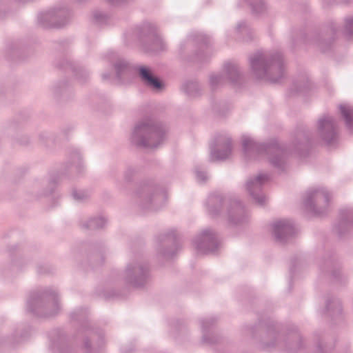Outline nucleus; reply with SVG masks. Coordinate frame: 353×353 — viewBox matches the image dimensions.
<instances>
[{
  "label": "nucleus",
  "instance_id": "obj_31",
  "mask_svg": "<svg viewBox=\"0 0 353 353\" xmlns=\"http://www.w3.org/2000/svg\"><path fill=\"white\" fill-rule=\"evenodd\" d=\"M342 312L341 301L337 298H328L326 300V306L324 313L330 316L340 314Z\"/></svg>",
  "mask_w": 353,
  "mask_h": 353
},
{
  "label": "nucleus",
  "instance_id": "obj_35",
  "mask_svg": "<svg viewBox=\"0 0 353 353\" xmlns=\"http://www.w3.org/2000/svg\"><path fill=\"white\" fill-rule=\"evenodd\" d=\"M182 89L185 93L190 97H194L201 94L200 85L196 81L185 83L183 85Z\"/></svg>",
  "mask_w": 353,
  "mask_h": 353
},
{
  "label": "nucleus",
  "instance_id": "obj_5",
  "mask_svg": "<svg viewBox=\"0 0 353 353\" xmlns=\"http://www.w3.org/2000/svg\"><path fill=\"white\" fill-rule=\"evenodd\" d=\"M61 309L59 294L54 287H46L30 293L26 310L38 317H50Z\"/></svg>",
  "mask_w": 353,
  "mask_h": 353
},
{
  "label": "nucleus",
  "instance_id": "obj_13",
  "mask_svg": "<svg viewBox=\"0 0 353 353\" xmlns=\"http://www.w3.org/2000/svg\"><path fill=\"white\" fill-rule=\"evenodd\" d=\"M181 248V244L174 230L161 233L155 238V250L159 256L170 259Z\"/></svg>",
  "mask_w": 353,
  "mask_h": 353
},
{
  "label": "nucleus",
  "instance_id": "obj_45",
  "mask_svg": "<svg viewBox=\"0 0 353 353\" xmlns=\"http://www.w3.org/2000/svg\"><path fill=\"white\" fill-rule=\"evenodd\" d=\"M349 0H323V6L330 7L339 3H347Z\"/></svg>",
  "mask_w": 353,
  "mask_h": 353
},
{
  "label": "nucleus",
  "instance_id": "obj_12",
  "mask_svg": "<svg viewBox=\"0 0 353 353\" xmlns=\"http://www.w3.org/2000/svg\"><path fill=\"white\" fill-rule=\"evenodd\" d=\"M341 30V26L335 22H331L326 31L312 32L310 34L301 33V39L305 45H312L323 52H327L332 48L335 35Z\"/></svg>",
  "mask_w": 353,
  "mask_h": 353
},
{
  "label": "nucleus",
  "instance_id": "obj_25",
  "mask_svg": "<svg viewBox=\"0 0 353 353\" xmlns=\"http://www.w3.org/2000/svg\"><path fill=\"white\" fill-rule=\"evenodd\" d=\"M335 228L340 236L346 230L353 228V208L343 209L340 211L339 221Z\"/></svg>",
  "mask_w": 353,
  "mask_h": 353
},
{
  "label": "nucleus",
  "instance_id": "obj_21",
  "mask_svg": "<svg viewBox=\"0 0 353 353\" xmlns=\"http://www.w3.org/2000/svg\"><path fill=\"white\" fill-rule=\"evenodd\" d=\"M32 330L29 325H19L12 333L3 336L0 341L1 345L15 347L26 341L32 336Z\"/></svg>",
  "mask_w": 353,
  "mask_h": 353
},
{
  "label": "nucleus",
  "instance_id": "obj_30",
  "mask_svg": "<svg viewBox=\"0 0 353 353\" xmlns=\"http://www.w3.org/2000/svg\"><path fill=\"white\" fill-rule=\"evenodd\" d=\"M339 108L346 128L350 132H353V106L348 104H341Z\"/></svg>",
  "mask_w": 353,
  "mask_h": 353
},
{
  "label": "nucleus",
  "instance_id": "obj_7",
  "mask_svg": "<svg viewBox=\"0 0 353 353\" xmlns=\"http://www.w3.org/2000/svg\"><path fill=\"white\" fill-rule=\"evenodd\" d=\"M103 59L114 65L117 77L119 81H121L123 77L130 75L132 70H135L139 72L141 81L147 87L159 91L164 86L163 82L152 74L149 68L140 65L132 66L128 61L120 58L112 51H108Z\"/></svg>",
  "mask_w": 353,
  "mask_h": 353
},
{
  "label": "nucleus",
  "instance_id": "obj_11",
  "mask_svg": "<svg viewBox=\"0 0 353 353\" xmlns=\"http://www.w3.org/2000/svg\"><path fill=\"white\" fill-rule=\"evenodd\" d=\"M330 201L328 190L323 187L308 189L303 198L305 209L314 215H323L327 213Z\"/></svg>",
  "mask_w": 353,
  "mask_h": 353
},
{
  "label": "nucleus",
  "instance_id": "obj_8",
  "mask_svg": "<svg viewBox=\"0 0 353 353\" xmlns=\"http://www.w3.org/2000/svg\"><path fill=\"white\" fill-rule=\"evenodd\" d=\"M133 199L140 210L144 212H152L160 209L165 204L167 193L164 188L149 180L139 185Z\"/></svg>",
  "mask_w": 353,
  "mask_h": 353
},
{
  "label": "nucleus",
  "instance_id": "obj_20",
  "mask_svg": "<svg viewBox=\"0 0 353 353\" xmlns=\"http://www.w3.org/2000/svg\"><path fill=\"white\" fill-rule=\"evenodd\" d=\"M272 234L280 243H286L296 233L294 221L290 219H281L272 223Z\"/></svg>",
  "mask_w": 353,
  "mask_h": 353
},
{
  "label": "nucleus",
  "instance_id": "obj_18",
  "mask_svg": "<svg viewBox=\"0 0 353 353\" xmlns=\"http://www.w3.org/2000/svg\"><path fill=\"white\" fill-rule=\"evenodd\" d=\"M48 348L52 353H74L65 332L61 328H55L48 333Z\"/></svg>",
  "mask_w": 353,
  "mask_h": 353
},
{
  "label": "nucleus",
  "instance_id": "obj_37",
  "mask_svg": "<svg viewBox=\"0 0 353 353\" xmlns=\"http://www.w3.org/2000/svg\"><path fill=\"white\" fill-rule=\"evenodd\" d=\"M225 81V78L221 72L212 73L209 76V84L212 90H215L222 85Z\"/></svg>",
  "mask_w": 353,
  "mask_h": 353
},
{
  "label": "nucleus",
  "instance_id": "obj_40",
  "mask_svg": "<svg viewBox=\"0 0 353 353\" xmlns=\"http://www.w3.org/2000/svg\"><path fill=\"white\" fill-rule=\"evenodd\" d=\"M315 340L316 341V353H330L332 348V345H327L324 344L323 340L317 334H314Z\"/></svg>",
  "mask_w": 353,
  "mask_h": 353
},
{
  "label": "nucleus",
  "instance_id": "obj_48",
  "mask_svg": "<svg viewBox=\"0 0 353 353\" xmlns=\"http://www.w3.org/2000/svg\"><path fill=\"white\" fill-rule=\"evenodd\" d=\"M63 85V83H59L57 85L55 86V92H61V90L62 89V85Z\"/></svg>",
  "mask_w": 353,
  "mask_h": 353
},
{
  "label": "nucleus",
  "instance_id": "obj_50",
  "mask_svg": "<svg viewBox=\"0 0 353 353\" xmlns=\"http://www.w3.org/2000/svg\"><path fill=\"white\" fill-rule=\"evenodd\" d=\"M10 50H11L13 53L17 54L18 53V49L17 48H10Z\"/></svg>",
  "mask_w": 353,
  "mask_h": 353
},
{
  "label": "nucleus",
  "instance_id": "obj_1",
  "mask_svg": "<svg viewBox=\"0 0 353 353\" xmlns=\"http://www.w3.org/2000/svg\"><path fill=\"white\" fill-rule=\"evenodd\" d=\"M309 132L299 131L292 150L281 146L276 141L260 143L248 136H243L242 147L245 157L248 160L260 159L267 156L270 163L278 170L284 171L287 166V159L290 152H294L300 157H305L310 148Z\"/></svg>",
  "mask_w": 353,
  "mask_h": 353
},
{
  "label": "nucleus",
  "instance_id": "obj_19",
  "mask_svg": "<svg viewBox=\"0 0 353 353\" xmlns=\"http://www.w3.org/2000/svg\"><path fill=\"white\" fill-rule=\"evenodd\" d=\"M270 180L268 174L261 173L254 178H250L246 183V190L250 196L258 205L263 206L266 197L262 192V188Z\"/></svg>",
  "mask_w": 353,
  "mask_h": 353
},
{
  "label": "nucleus",
  "instance_id": "obj_15",
  "mask_svg": "<svg viewBox=\"0 0 353 353\" xmlns=\"http://www.w3.org/2000/svg\"><path fill=\"white\" fill-rule=\"evenodd\" d=\"M192 242L198 253L205 254L216 253L221 245L216 232L210 228L201 231Z\"/></svg>",
  "mask_w": 353,
  "mask_h": 353
},
{
  "label": "nucleus",
  "instance_id": "obj_39",
  "mask_svg": "<svg viewBox=\"0 0 353 353\" xmlns=\"http://www.w3.org/2000/svg\"><path fill=\"white\" fill-rule=\"evenodd\" d=\"M336 266V263L335 260L332 258H329L328 259H326L324 262V265L322 266L321 268L322 270H327L328 269V271H331V275L334 279H337L338 275H339V271L337 270H335Z\"/></svg>",
  "mask_w": 353,
  "mask_h": 353
},
{
  "label": "nucleus",
  "instance_id": "obj_46",
  "mask_svg": "<svg viewBox=\"0 0 353 353\" xmlns=\"http://www.w3.org/2000/svg\"><path fill=\"white\" fill-rule=\"evenodd\" d=\"M6 11V4L3 1L0 0V17H1Z\"/></svg>",
  "mask_w": 353,
  "mask_h": 353
},
{
  "label": "nucleus",
  "instance_id": "obj_17",
  "mask_svg": "<svg viewBox=\"0 0 353 353\" xmlns=\"http://www.w3.org/2000/svg\"><path fill=\"white\" fill-rule=\"evenodd\" d=\"M211 161H223L228 159L232 153V140L227 134H219L210 144Z\"/></svg>",
  "mask_w": 353,
  "mask_h": 353
},
{
  "label": "nucleus",
  "instance_id": "obj_24",
  "mask_svg": "<svg viewBox=\"0 0 353 353\" xmlns=\"http://www.w3.org/2000/svg\"><path fill=\"white\" fill-rule=\"evenodd\" d=\"M58 67L65 71H71L81 83L85 81L89 77V72L86 70L71 61L64 60L62 63L58 64Z\"/></svg>",
  "mask_w": 353,
  "mask_h": 353
},
{
  "label": "nucleus",
  "instance_id": "obj_54",
  "mask_svg": "<svg viewBox=\"0 0 353 353\" xmlns=\"http://www.w3.org/2000/svg\"><path fill=\"white\" fill-rule=\"evenodd\" d=\"M290 272H291V273H293V272H294V267H292L290 268Z\"/></svg>",
  "mask_w": 353,
  "mask_h": 353
},
{
  "label": "nucleus",
  "instance_id": "obj_42",
  "mask_svg": "<svg viewBox=\"0 0 353 353\" xmlns=\"http://www.w3.org/2000/svg\"><path fill=\"white\" fill-rule=\"evenodd\" d=\"M72 196L75 201L82 202L90 196V193L87 190H73Z\"/></svg>",
  "mask_w": 353,
  "mask_h": 353
},
{
  "label": "nucleus",
  "instance_id": "obj_34",
  "mask_svg": "<svg viewBox=\"0 0 353 353\" xmlns=\"http://www.w3.org/2000/svg\"><path fill=\"white\" fill-rule=\"evenodd\" d=\"M137 174V170L134 168H128L123 173V179L117 183V188L121 190H124L125 185L131 183Z\"/></svg>",
  "mask_w": 353,
  "mask_h": 353
},
{
  "label": "nucleus",
  "instance_id": "obj_4",
  "mask_svg": "<svg viewBox=\"0 0 353 353\" xmlns=\"http://www.w3.org/2000/svg\"><path fill=\"white\" fill-rule=\"evenodd\" d=\"M88 310L81 307L70 312V320L79 324L74 339H82L83 347L88 353H99L105 344L104 333L102 330L91 326L88 320Z\"/></svg>",
  "mask_w": 353,
  "mask_h": 353
},
{
  "label": "nucleus",
  "instance_id": "obj_41",
  "mask_svg": "<svg viewBox=\"0 0 353 353\" xmlns=\"http://www.w3.org/2000/svg\"><path fill=\"white\" fill-rule=\"evenodd\" d=\"M109 20V16L103 12L97 10L93 12V21L99 26L108 24Z\"/></svg>",
  "mask_w": 353,
  "mask_h": 353
},
{
  "label": "nucleus",
  "instance_id": "obj_14",
  "mask_svg": "<svg viewBox=\"0 0 353 353\" xmlns=\"http://www.w3.org/2000/svg\"><path fill=\"white\" fill-rule=\"evenodd\" d=\"M70 19V13L66 8H54L39 13L37 23L43 28H61Z\"/></svg>",
  "mask_w": 353,
  "mask_h": 353
},
{
  "label": "nucleus",
  "instance_id": "obj_2",
  "mask_svg": "<svg viewBox=\"0 0 353 353\" xmlns=\"http://www.w3.org/2000/svg\"><path fill=\"white\" fill-rule=\"evenodd\" d=\"M253 337L260 335L259 347L265 351L278 350L290 353L303 347V340L297 331L287 332L282 325L270 319L260 320L258 325L248 327Z\"/></svg>",
  "mask_w": 353,
  "mask_h": 353
},
{
  "label": "nucleus",
  "instance_id": "obj_32",
  "mask_svg": "<svg viewBox=\"0 0 353 353\" xmlns=\"http://www.w3.org/2000/svg\"><path fill=\"white\" fill-rule=\"evenodd\" d=\"M235 32L237 34L238 38L243 41H249L253 38V32L252 28L244 21L238 23Z\"/></svg>",
  "mask_w": 353,
  "mask_h": 353
},
{
  "label": "nucleus",
  "instance_id": "obj_29",
  "mask_svg": "<svg viewBox=\"0 0 353 353\" xmlns=\"http://www.w3.org/2000/svg\"><path fill=\"white\" fill-rule=\"evenodd\" d=\"M311 83L307 75L303 74L293 81L290 88L291 94H305L310 90Z\"/></svg>",
  "mask_w": 353,
  "mask_h": 353
},
{
  "label": "nucleus",
  "instance_id": "obj_6",
  "mask_svg": "<svg viewBox=\"0 0 353 353\" xmlns=\"http://www.w3.org/2000/svg\"><path fill=\"white\" fill-rule=\"evenodd\" d=\"M166 129L159 121L144 119L135 124L132 129V144L144 148H155L165 140Z\"/></svg>",
  "mask_w": 353,
  "mask_h": 353
},
{
  "label": "nucleus",
  "instance_id": "obj_33",
  "mask_svg": "<svg viewBox=\"0 0 353 353\" xmlns=\"http://www.w3.org/2000/svg\"><path fill=\"white\" fill-rule=\"evenodd\" d=\"M107 224V219L103 216L91 217L82 224V228L89 230L103 228Z\"/></svg>",
  "mask_w": 353,
  "mask_h": 353
},
{
  "label": "nucleus",
  "instance_id": "obj_53",
  "mask_svg": "<svg viewBox=\"0 0 353 353\" xmlns=\"http://www.w3.org/2000/svg\"><path fill=\"white\" fill-rule=\"evenodd\" d=\"M125 35H126V37H130L131 36V33L130 32H127Z\"/></svg>",
  "mask_w": 353,
  "mask_h": 353
},
{
  "label": "nucleus",
  "instance_id": "obj_43",
  "mask_svg": "<svg viewBox=\"0 0 353 353\" xmlns=\"http://www.w3.org/2000/svg\"><path fill=\"white\" fill-rule=\"evenodd\" d=\"M344 30L348 37H353V16L345 19Z\"/></svg>",
  "mask_w": 353,
  "mask_h": 353
},
{
  "label": "nucleus",
  "instance_id": "obj_10",
  "mask_svg": "<svg viewBox=\"0 0 353 353\" xmlns=\"http://www.w3.org/2000/svg\"><path fill=\"white\" fill-rule=\"evenodd\" d=\"M132 36L137 39L147 51L158 52L165 48V43L153 23H143L133 30Z\"/></svg>",
  "mask_w": 353,
  "mask_h": 353
},
{
  "label": "nucleus",
  "instance_id": "obj_38",
  "mask_svg": "<svg viewBox=\"0 0 353 353\" xmlns=\"http://www.w3.org/2000/svg\"><path fill=\"white\" fill-rule=\"evenodd\" d=\"M247 2L254 14H261L267 10V5L263 0H244Z\"/></svg>",
  "mask_w": 353,
  "mask_h": 353
},
{
  "label": "nucleus",
  "instance_id": "obj_36",
  "mask_svg": "<svg viewBox=\"0 0 353 353\" xmlns=\"http://www.w3.org/2000/svg\"><path fill=\"white\" fill-rule=\"evenodd\" d=\"M68 157L71 164L75 167L77 170L81 172L83 170V162L81 155L78 149L72 148L68 152Z\"/></svg>",
  "mask_w": 353,
  "mask_h": 353
},
{
  "label": "nucleus",
  "instance_id": "obj_16",
  "mask_svg": "<svg viewBox=\"0 0 353 353\" xmlns=\"http://www.w3.org/2000/svg\"><path fill=\"white\" fill-rule=\"evenodd\" d=\"M318 132L328 148L335 147L338 144V125L336 120L332 116L325 114L319 119Z\"/></svg>",
  "mask_w": 353,
  "mask_h": 353
},
{
  "label": "nucleus",
  "instance_id": "obj_27",
  "mask_svg": "<svg viewBox=\"0 0 353 353\" xmlns=\"http://www.w3.org/2000/svg\"><path fill=\"white\" fill-rule=\"evenodd\" d=\"M223 72L227 79L234 85L239 84L242 79V74L239 65L234 63H226L223 66Z\"/></svg>",
  "mask_w": 353,
  "mask_h": 353
},
{
  "label": "nucleus",
  "instance_id": "obj_47",
  "mask_svg": "<svg viewBox=\"0 0 353 353\" xmlns=\"http://www.w3.org/2000/svg\"><path fill=\"white\" fill-rule=\"evenodd\" d=\"M196 59L200 62L205 61V59L203 57V55L202 53L196 54Z\"/></svg>",
  "mask_w": 353,
  "mask_h": 353
},
{
  "label": "nucleus",
  "instance_id": "obj_22",
  "mask_svg": "<svg viewBox=\"0 0 353 353\" xmlns=\"http://www.w3.org/2000/svg\"><path fill=\"white\" fill-rule=\"evenodd\" d=\"M228 203V220L230 224L237 225L247 221L249 213L241 201L230 199Z\"/></svg>",
  "mask_w": 353,
  "mask_h": 353
},
{
  "label": "nucleus",
  "instance_id": "obj_49",
  "mask_svg": "<svg viewBox=\"0 0 353 353\" xmlns=\"http://www.w3.org/2000/svg\"><path fill=\"white\" fill-rule=\"evenodd\" d=\"M110 78V74L108 73H103L102 74V79L103 80H108Z\"/></svg>",
  "mask_w": 353,
  "mask_h": 353
},
{
  "label": "nucleus",
  "instance_id": "obj_26",
  "mask_svg": "<svg viewBox=\"0 0 353 353\" xmlns=\"http://www.w3.org/2000/svg\"><path fill=\"white\" fill-rule=\"evenodd\" d=\"M210 42V38L202 32H195L190 34L187 40L180 45L181 51H184L194 45L200 48L207 46Z\"/></svg>",
  "mask_w": 353,
  "mask_h": 353
},
{
  "label": "nucleus",
  "instance_id": "obj_51",
  "mask_svg": "<svg viewBox=\"0 0 353 353\" xmlns=\"http://www.w3.org/2000/svg\"><path fill=\"white\" fill-rule=\"evenodd\" d=\"M51 192H52V190H50V191H48V192H44V193H43V195H45V196L48 195V194H50Z\"/></svg>",
  "mask_w": 353,
  "mask_h": 353
},
{
  "label": "nucleus",
  "instance_id": "obj_44",
  "mask_svg": "<svg viewBox=\"0 0 353 353\" xmlns=\"http://www.w3.org/2000/svg\"><path fill=\"white\" fill-rule=\"evenodd\" d=\"M196 179L199 183H205L208 179V174L205 171L196 168L195 170Z\"/></svg>",
  "mask_w": 353,
  "mask_h": 353
},
{
  "label": "nucleus",
  "instance_id": "obj_9",
  "mask_svg": "<svg viewBox=\"0 0 353 353\" xmlns=\"http://www.w3.org/2000/svg\"><path fill=\"white\" fill-rule=\"evenodd\" d=\"M150 279L148 261L141 254L131 256L121 274V280L128 285L139 288L144 287Z\"/></svg>",
  "mask_w": 353,
  "mask_h": 353
},
{
  "label": "nucleus",
  "instance_id": "obj_23",
  "mask_svg": "<svg viewBox=\"0 0 353 353\" xmlns=\"http://www.w3.org/2000/svg\"><path fill=\"white\" fill-rule=\"evenodd\" d=\"M216 322V319L214 316L205 317L200 320L203 343L211 345L217 342L216 337L211 332Z\"/></svg>",
  "mask_w": 353,
  "mask_h": 353
},
{
  "label": "nucleus",
  "instance_id": "obj_28",
  "mask_svg": "<svg viewBox=\"0 0 353 353\" xmlns=\"http://www.w3.org/2000/svg\"><path fill=\"white\" fill-rule=\"evenodd\" d=\"M223 202L224 200L221 195L216 194H210L205 203L208 213L213 216L219 214Z\"/></svg>",
  "mask_w": 353,
  "mask_h": 353
},
{
  "label": "nucleus",
  "instance_id": "obj_55",
  "mask_svg": "<svg viewBox=\"0 0 353 353\" xmlns=\"http://www.w3.org/2000/svg\"><path fill=\"white\" fill-rule=\"evenodd\" d=\"M78 1L81 2V1H83V0H77Z\"/></svg>",
  "mask_w": 353,
  "mask_h": 353
},
{
  "label": "nucleus",
  "instance_id": "obj_52",
  "mask_svg": "<svg viewBox=\"0 0 353 353\" xmlns=\"http://www.w3.org/2000/svg\"><path fill=\"white\" fill-rule=\"evenodd\" d=\"M55 183V181H54V179H50V183L51 184V183Z\"/></svg>",
  "mask_w": 353,
  "mask_h": 353
},
{
  "label": "nucleus",
  "instance_id": "obj_3",
  "mask_svg": "<svg viewBox=\"0 0 353 353\" xmlns=\"http://www.w3.org/2000/svg\"><path fill=\"white\" fill-rule=\"evenodd\" d=\"M252 74L258 79L276 83L285 75L283 54L278 51H257L249 57Z\"/></svg>",
  "mask_w": 353,
  "mask_h": 353
}]
</instances>
